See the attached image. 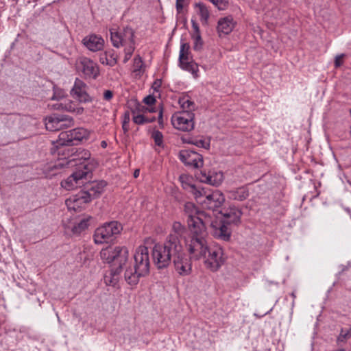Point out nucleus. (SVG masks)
<instances>
[{
    "label": "nucleus",
    "instance_id": "nucleus-1",
    "mask_svg": "<svg viewBox=\"0 0 351 351\" xmlns=\"http://www.w3.org/2000/svg\"><path fill=\"white\" fill-rule=\"evenodd\" d=\"M129 252L125 246L110 245L100 252L101 259L106 263L111 265L110 271V279L106 277V282L110 285L115 286L119 280V276L123 267L128 260Z\"/></svg>",
    "mask_w": 351,
    "mask_h": 351
},
{
    "label": "nucleus",
    "instance_id": "nucleus-2",
    "mask_svg": "<svg viewBox=\"0 0 351 351\" xmlns=\"http://www.w3.org/2000/svg\"><path fill=\"white\" fill-rule=\"evenodd\" d=\"M134 259V268H127L124 273L125 280L130 285H136L141 277L149 274L150 263L148 248L143 245L137 247Z\"/></svg>",
    "mask_w": 351,
    "mask_h": 351
},
{
    "label": "nucleus",
    "instance_id": "nucleus-3",
    "mask_svg": "<svg viewBox=\"0 0 351 351\" xmlns=\"http://www.w3.org/2000/svg\"><path fill=\"white\" fill-rule=\"evenodd\" d=\"M181 250V243L174 237L167 239L163 244H156L152 250L154 263L158 269H163L169 265L176 254Z\"/></svg>",
    "mask_w": 351,
    "mask_h": 351
},
{
    "label": "nucleus",
    "instance_id": "nucleus-4",
    "mask_svg": "<svg viewBox=\"0 0 351 351\" xmlns=\"http://www.w3.org/2000/svg\"><path fill=\"white\" fill-rule=\"evenodd\" d=\"M110 39L114 47H124L123 63H126L131 58L135 49L134 29L126 26L119 29L112 28L110 29Z\"/></svg>",
    "mask_w": 351,
    "mask_h": 351
},
{
    "label": "nucleus",
    "instance_id": "nucleus-5",
    "mask_svg": "<svg viewBox=\"0 0 351 351\" xmlns=\"http://www.w3.org/2000/svg\"><path fill=\"white\" fill-rule=\"evenodd\" d=\"M197 232H191V236L186 241V247L190 254L191 258L199 260L206 258L208 251V246L205 239L206 235V226H204L202 232L196 230Z\"/></svg>",
    "mask_w": 351,
    "mask_h": 351
},
{
    "label": "nucleus",
    "instance_id": "nucleus-6",
    "mask_svg": "<svg viewBox=\"0 0 351 351\" xmlns=\"http://www.w3.org/2000/svg\"><path fill=\"white\" fill-rule=\"evenodd\" d=\"M184 210L187 216V223L191 232H199L204 230L210 222V217L204 212L199 211L192 202H186Z\"/></svg>",
    "mask_w": 351,
    "mask_h": 351
},
{
    "label": "nucleus",
    "instance_id": "nucleus-7",
    "mask_svg": "<svg viewBox=\"0 0 351 351\" xmlns=\"http://www.w3.org/2000/svg\"><path fill=\"white\" fill-rule=\"evenodd\" d=\"M122 228L117 221H111L97 228L93 235L94 241L97 244L108 243L112 237L120 233Z\"/></svg>",
    "mask_w": 351,
    "mask_h": 351
},
{
    "label": "nucleus",
    "instance_id": "nucleus-8",
    "mask_svg": "<svg viewBox=\"0 0 351 351\" xmlns=\"http://www.w3.org/2000/svg\"><path fill=\"white\" fill-rule=\"evenodd\" d=\"M45 123L47 130L58 131L73 126L74 121L70 116L53 114L45 119Z\"/></svg>",
    "mask_w": 351,
    "mask_h": 351
},
{
    "label": "nucleus",
    "instance_id": "nucleus-9",
    "mask_svg": "<svg viewBox=\"0 0 351 351\" xmlns=\"http://www.w3.org/2000/svg\"><path fill=\"white\" fill-rule=\"evenodd\" d=\"M204 261L205 266L212 271H217L224 263L223 250L220 247H209Z\"/></svg>",
    "mask_w": 351,
    "mask_h": 351
},
{
    "label": "nucleus",
    "instance_id": "nucleus-10",
    "mask_svg": "<svg viewBox=\"0 0 351 351\" xmlns=\"http://www.w3.org/2000/svg\"><path fill=\"white\" fill-rule=\"evenodd\" d=\"M194 114L188 110L180 112L171 117V123L175 128L182 131H191L194 128Z\"/></svg>",
    "mask_w": 351,
    "mask_h": 351
},
{
    "label": "nucleus",
    "instance_id": "nucleus-11",
    "mask_svg": "<svg viewBox=\"0 0 351 351\" xmlns=\"http://www.w3.org/2000/svg\"><path fill=\"white\" fill-rule=\"evenodd\" d=\"M189 45L188 43H182L180 46L179 63L180 66L186 71L191 73L195 77H197L198 66L189 57Z\"/></svg>",
    "mask_w": 351,
    "mask_h": 351
},
{
    "label": "nucleus",
    "instance_id": "nucleus-12",
    "mask_svg": "<svg viewBox=\"0 0 351 351\" xmlns=\"http://www.w3.org/2000/svg\"><path fill=\"white\" fill-rule=\"evenodd\" d=\"M179 156L180 160L188 167L199 168L203 166V156L196 152L188 149L182 150L180 152Z\"/></svg>",
    "mask_w": 351,
    "mask_h": 351
},
{
    "label": "nucleus",
    "instance_id": "nucleus-13",
    "mask_svg": "<svg viewBox=\"0 0 351 351\" xmlns=\"http://www.w3.org/2000/svg\"><path fill=\"white\" fill-rule=\"evenodd\" d=\"M173 263L176 271L181 276H187L191 271V263L190 259L183 252L182 245H181V250L176 255Z\"/></svg>",
    "mask_w": 351,
    "mask_h": 351
},
{
    "label": "nucleus",
    "instance_id": "nucleus-14",
    "mask_svg": "<svg viewBox=\"0 0 351 351\" xmlns=\"http://www.w3.org/2000/svg\"><path fill=\"white\" fill-rule=\"evenodd\" d=\"M78 68L88 78L95 79L99 74V66L90 59L81 57L77 62Z\"/></svg>",
    "mask_w": 351,
    "mask_h": 351
},
{
    "label": "nucleus",
    "instance_id": "nucleus-15",
    "mask_svg": "<svg viewBox=\"0 0 351 351\" xmlns=\"http://www.w3.org/2000/svg\"><path fill=\"white\" fill-rule=\"evenodd\" d=\"M224 201L225 198L223 193L218 190H215L212 193L208 192L204 200L201 201V204L207 209L215 210L219 208Z\"/></svg>",
    "mask_w": 351,
    "mask_h": 351
},
{
    "label": "nucleus",
    "instance_id": "nucleus-16",
    "mask_svg": "<svg viewBox=\"0 0 351 351\" xmlns=\"http://www.w3.org/2000/svg\"><path fill=\"white\" fill-rule=\"evenodd\" d=\"M90 202L88 195L84 191H80L77 194L71 196L66 200V204L69 210H80L85 204Z\"/></svg>",
    "mask_w": 351,
    "mask_h": 351
},
{
    "label": "nucleus",
    "instance_id": "nucleus-17",
    "mask_svg": "<svg viewBox=\"0 0 351 351\" xmlns=\"http://www.w3.org/2000/svg\"><path fill=\"white\" fill-rule=\"evenodd\" d=\"M73 97L77 99L80 102H88L91 100L90 97L87 93V86L81 80L76 79L74 86L71 91Z\"/></svg>",
    "mask_w": 351,
    "mask_h": 351
},
{
    "label": "nucleus",
    "instance_id": "nucleus-18",
    "mask_svg": "<svg viewBox=\"0 0 351 351\" xmlns=\"http://www.w3.org/2000/svg\"><path fill=\"white\" fill-rule=\"evenodd\" d=\"M82 43L88 50L93 52L101 51L104 47V40L101 36L96 34L85 36L82 40Z\"/></svg>",
    "mask_w": 351,
    "mask_h": 351
},
{
    "label": "nucleus",
    "instance_id": "nucleus-19",
    "mask_svg": "<svg viewBox=\"0 0 351 351\" xmlns=\"http://www.w3.org/2000/svg\"><path fill=\"white\" fill-rule=\"evenodd\" d=\"M88 172L77 171L68 177L65 180L61 182V186L66 190H71L82 184L80 182L84 178H86Z\"/></svg>",
    "mask_w": 351,
    "mask_h": 351
},
{
    "label": "nucleus",
    "instance_id": "nucleus-20",
    "mask_svg": "<svg viewBox=\"0 0 351 351\" xmlns=\"http://www.w3.org/2000/svg\"><path fill=\"white\" fill-rule=\"evenodd\" d=\"M235 21L232 16H226L221 17L218 20L217 31L221 36L222 34L227 35L230 34L235 26Z\"/></svg>",
    "mask_w": 351,
    "mask_h": 351
},
{
    "label": "nucleus",
    "instance_id": "nucleus-21",
    "mask_svg": "<svg viewBox=\"0 0 351 351\" xmlns=\"http://www.w3.org/2000/svg\"><path fill=\"white\" fill-rule=\"evenodd\" d=\"M199 180L202 182L217 186L220 185L223 180V175L221 171L212 172L207 173L206 171H201Z\"/></svg>",
    "mask_w": 351,
    "mask_h": 351
},
{
    "label": "nucleus",
    "instance_id": "nucleus-22",
    "mask_svg": "<svg viewBox=\"0 0 351 351\" xmlns=\"http://www.w3.org/2000/svg\"><path fill=\"white\" fill-rule=\"evenodd\" d=\"M225 223H226L224 222L220 223L219 226H217L213 224L211 219L210 218V222L208 223V225L210 224L213 227V234L215 238L227 241L230 238L231 232Z\"/></svg>",
    "mask_w": 351,
    "mask_h": 351
},
{
    "label": "nucleus",
    "instance_id": "nucleus-23",
    "mask_svg": "<svg viewBox=\"0 0 351 351\" xmlns=\"http://www.w3.org/2000/svg\"><path fill=\"white\" fill-rule=\"evenodd\" d=\"M224 217L223 222L228 224H238L241 221L242 212L236 207H230L223 212H221Z\"/></svg>",
    "mask_w": 351,
    "mask_h": 351
},
{
    "label": "nucleus",
    "instance_id": "nucleus-24",
    "mask_svg": "<svg viewBox=\"0 0 351 351\" xmlns=\"http://www.w3.org/2000/svg\"><path fill=\"white\" fill-rule=\"evenodd\" d=\"M106 185V182L104 180L94 182L90 184V186L88 188L87 191H84L88 195L91 201L93 199L99 197L103 193Z\"/></svg>",
    "mask_w": 351,
    "mask_h": 351
},
{
    "label": "nucleus",
    "instance_id": "nucleus-25",
    "mask_svg": "<svg viewBox=\"0 0 351 351\" xmlns=\"http://www.w3.org/2000/svg\"><path fill=\"white\" fill-rule=\"evenodd\" d=\"M56 108L58 110H63L68 112H76L81 114L83 112V108L77 107L76 104L69 99H64L61 102L56 105Z\"/></svg>",
    "mask_w": 351,
    "mask_h": 351
},
{
    "label": "nucleus",
    "instance_id": "nucleus-26",
    "mask_svg": "<svg viewBox=\"0 0 351 351\" xmlns=\"http://www.w3.org/2000/svg\"><path fill=\"white\" fill-rule=\"evenodd\" d=\"M99 62L102 64L113 66L117 62V56L113 49L106 51L100 53Z\"/></svg>",
    "mask_w": 351,
    "mask_h": 351
},
{
    "label": "nucleus",
    "instance_id": "nucleus-27",
    "mask_svg": "<svg viewBox=\"0 0 351 351\" xmlns=\"http://www.w3.org/2000/svg\"><path fill=\"white\" fill-rule=\"evenodd\" d=\"M248 196V189L245 186L239 187L228 191V197L234 200L243 201L247 199Z\"/></svg>",
    "mask_w": 351,
    "mask_h": 351
},
{
    "label": "nucleus",
    "instance_id": "nucleus-28",
    "mask_svg": "<svg viewBox=\"0 0 351 351\" xmlns=\"http://www.w3.org/2000/svg\"><path fill=\"white\" fill-rule=\"evenodd\" d=\"M71 136L73 142H79L86 139L89 136V132L84 128H77L71 130Z\"/></svg>",
    "mask_w": 351,
    "mask_h": 351
},
{
    "label": "nucleus",
    "instance_id": "nucleus-29",
    "mask_svg": "<svg viewBox=\"0 0 351 351\" xmlns=\"http://www.w3.org/2000/svg\"><path fill=\"white\" fill-rule=\"evenodd\" d=\"M185 232L184 226L178 221H175L172 226V232L170 233L167 239H171V237L177 239L178 241L180 243V238Z\"/></svg>",
    "mask_w": 351,
    "mask_h": 351
},
{
    "label": "nucleus",
    "instance_id": "nucleus-30",
    "mask_svg": "<svg viewBox=\"0 0 351 351\" xmlns=\"http://www.w3.org/2000/svg\"><path fill=\"white\" fill-rule=\"evenodd\" d=\"M190 192L193 194L196 201L201 204V201H203L206 197L208 191L204 188L197 187L195 185L189 186Z\"/></svg>",
    "mask_w": 351,
    "mask_h": 351
},
{
    "label": "nucleus",
    "instance_id": "nucleus-31",
    "mask_svg": "<svg viewBox=\"0 0 351 351\" xmlns=\"http://www.w3.org/2000/svg\"><path fill=\"white\" fill-rule=\"evenodd\" d=\"M195 8L197 9V14L200 16L201 22L203 24L206 25L210 17V12L208 8L203 3H196Z\"/></svg>",
    "mask_w": 351,
    "mask_h": 351
},
{
    "label": "nucleus",
    "instance_id": "nucleus-32",
    "mask_svg": "<svg viewBox=\"0 0 351 351\" xmlns=\"http://www.w3.org/2000/svg\"><path fill=\"white\" fill-rule=\"evenodd\" d=\"M71 130L62 132L59 134L58 139L57 141L58 145H72L75 143L73 142V138L71 136Z\"/></svg>",
    "mask_w": 351,
    "mask_h": 351
},
{
    "label": "nucleus",
    "instance_id": "nucleus-33",
    "mask_svg": "<svg viewBox=\"0 0 351 351\" xmlns=\"http://www.w3.org/2000/svg\"><path fill=\"white\" fill-rule=\"evenodd\" d=\"M134 70L133 71L134 73H136L138 74H140L141 72V69L143 66V62L142 60V58L137 56L134 58Z\"/></svg>",
    "mask_w": 351,
    "mask_h": 351
},
{
    "label": "nucleus",
    "instance_id": "nucleus-34",
    "mask_svg": "<svg viewBox=\"0 0 351 351\" xmlns=\"http://www.w3.org/2000/svg\"><path fill=\"white\" fill-rule=\"evenodd\" d=\"M179 103L183 109H186L188 111L194 108V103L188 99L182 98L180 99Z\"/></svg>",
    "mask_w": 351,
    "mask_h": 351
},
{
    "label": "nucleus",
    "instance_id": "nucleus-35",
    "mask_svg": "<svg viewBox=\"0 0 351 351\" xmlns=\"http://www.w3.org/2000/svg\"><path fill=\"white\" fill-rule=\"evenodd\" d=\"M152 137L154 140L156 145L161 146L163 143V135L158 130H154L152 134Z\"/></svg>",
    "mask_w": 351,
    "mask_h": 351
},
{
    "label": "nucleus",
    "instance_id": "nucleus-36",
    "mask_svg": "<svg viewBox=\"0 0 351 351\" xmlns=\"http://www.w3.org/2000/svg\"><path fill=\"white\" fill-rule=\"evenodd\" d=\"M88 219H83L77 223V226H75L73 228V231L74 232H80L81 231L85 230L88 224Z\"/></svg>",
    "mask_w": 351,
    "mask_h": 351
},
{
    "label": "nucleus",
    "instance_id": "nucleus-37",
    "mask_svg": "<svg viewBox=\"0 0 351 351\" xmlns=\"http://www.w3.org/2000/svg\"><path fill=\"white\" fill-rule=\"evenodd\" d=\"M351 337V328L349 329L342 328L341 332L337 337L338 341H344Z\"/></svg>",
    "mask_w": 351,
    "mask_h": 351
},
{
    "label": "nucleus",
    "instance_id": "nucleus-38",
    "mask_svg": "<svg viewBox=\"0 0 351 351\" xmlns=\"http://www.w3.org/2000/svg\"><path fill=\"white\" fill-rule=\"evenodd\" d=\"M130 114L128 112L124 114L123 120L122 121V129L124 134H126L129 131V123H130Z\"/></svg>",
    "mask_w": 351,
    "mask_h": 351
},
{
    "label": "nucleus",
    "instance_id": "nucleus-39",
    "mask_svg": "<svg viewBox=\"0 0 351 351\" xmlns=\"http://www.w3.org/2000/svg\"><path fill=\"white\" fill-rule=\"evenodd\" d=\"M192 143L197 147L205 149H208L210 147L209 142L203 139L195 140V141H193Z\"/></svg>",
    "mask_w": 351,
    "mask_h": 351
},
{
    "label": "nucleus",
    "instance_id": "nucleus-40",
    "mask_svg": "<svg viewBox=\"0 0 351 351\" xmlns=\"http://www.w3.org/2000/svg\"><path fill=\"white\" fill-rule=\"evenodd\" d=\"M192 38L194 40V49L199 50L202 47V40L201 38V34L199 35V38L198 39L195 35H192Z\"/></svg>",
    "mask_w": 351,
    "mask_h": 351
},
{
    "label": "nucleus",
    "instance_id": "nucleus-41",
    "mask_svg": "<svg viewBox=\"0 0 351 351\" xmlns=\"http://www.w3.org/2000/svg\"><path fill=\"white\" fill-rule=\"evenodd\" d=\"M133 121L138 125L143 124L146 122H149L148 120L145 119V117L142 114H138L133 117Z\"/></svg>",
    "mask_w": 351,
    "mask_h": 351
},
{
    "label": "nucleus",
    "instance_id": "nucleus-42",
    "mask_svg": "<svg viewBox=\"0 0 351 351\" xmlns=\"http://www.w3.org/2000/svg\"><path fill=\"white\" fill-rule=\"evenodd\" d=\"M191 23H192V27L194 31L192 35H195V36H196L199 39V35H200L199 25L195 20H191Z\"/></svg>",
    "mask_w": 351,
    "mask_h": 351
},
{
    "label": "nucleus",
    "instance_id": "nucleus-43",
    "mask_svg": "<svg viewBox=\"0 0 351 351\" xmlns=\"http://www.w3.org/2000/svg\"><path fill=\"white\" fill-rule=\"evenodd\" d=\"M143 101L145 104L151 106L155 104L156 99L152 95H148L144 98Z\"/></svg>",
    "mask_w": 351,
    "mask_h": 351
},
{
    "label": "nucleus",
    "instance_id": "nucleus-44",
    "mask_svg": "<svg viewBox=\"0 0 351 351\" xmlns=\"http://www.w3.org/2000/svg\"><path fill=\"white\" fill-rule=\"evenodd\" d=\"M343 56H344L343 54H341V55L336 56L335 60V65L336 67H339L342 64V63H343L342 60H343Z\"/></svg>",
    "mask_w": 351,
    "mask_h": 351
},
{
    "label": "nucleus",
    "instance_id": "nucleus-45",
    "mask_svg": "<svg viewBox=\"0 0 351 351\" xmlns=\"http://www.w3.org/2000/svg\"><path fill=\"white\" fill-rule=\"evenodd\" d=\"M185 0H176V9L178 12H180L184 8V2Z\"/></svg>",
    "mask_w": 351,
    "mask_h": 351
},
{
    "label": "nucleus",
    "instance_id": "nucleus-46",
    "mask_svg": "<svg viewBox=\"0 0 351 351\" xmlns=\"http://www.w3.org/2000/svg\"><path fill=\"white\" fill-rule=\"evenodd\" d=\"M113 97V93L111 90H106L104 91V98L106 99V100H110Z\"/></svg>",
    "mask_w": 351,
    "mask_h": 351
},
{
    "label": "nucleus",
    "instance_id": "nucleus-47",
    "mask_svg": "<svg viewBox=\"0 0 351 351\" xmlns=\"http://www.w3.org/2000/svg\"><path fill=\"white\" fill-rule=\"evenodd\" d=\"M158 123L161 127H163L162 112L160 111L158 115Z\"/></svg>",
    "mask_w": 351,
    "mask_h": 351
},
{
    "label": "nucleus",
    "instance_id": "nucleus-48",
    "mask_svg": "<svg viewBox=\"0 0 351 351\" xmlns=\"http://www.w3.org/2000/svg\"><path fill=\"white\" fill-rule=\"evenodd\" d=\"M139 173H140V170L139 169H136L134 172V178H137L139 176Z\"/></svg>",
    "mask_w": 351,
    "mask_h": 351
},
{
    "label": "nucleus",
    "instance_id": "nucleus-49",
    "mask_svg": "<svg viewBox=\"0 0 351 351\" xmlns=\"http://www.w3.org/2000/svg\"><path fill=\"white\" fill-rule=\"evenodd\" d=\"M101 146L103 148L106 147V146H107V143H106V141H101Z\"/></svg>",
    "mask_w": 351,
    "mask_h": 351
},
{
    "label": "nucleus",
    "instance_id": "nucleus-50",
    "mask_svg": "<svg viewBox=\"0 0 351 351\" xmlns=\"http://www.w3.org/2000/svg\"><path fill=\"white\" fill-rule=\"evenodd\" d=\"M291 295L292 296V298H293V299H295V297H296V296H295V292H292V293H291Z\"/></svg>",
    "mask_w": 351,
    "mask_h": 351
},
{
    "label": "nucleus",
    "instance_id": "nucleus-51",
    "mask_svg": "<svg viewBox=\"0 0 351 351\" xmlns=\"http://www.w3.org/2000/svg\"><path fill=\"white\" fill-rule=\"evenodd\" d=\"M154 84H155L156 86H160V83L156 82L154 83Z\"/></svg>",
    "mask_w": 351,
    "mask_h": 351
}]
</instances>
